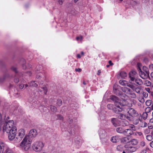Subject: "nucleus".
<instances>
[{
    "mask_svg": "<svg viewBox=\"0 0 153 153\" xmlns=\"http://www.w3.org/2000/svg\"><path fill=\"white\" fill-rule=\"evenodd\" d=\"M140 102L142 103H143L145 102V100L144 98H142L141 100L140 101Z\"/></svg>",
    "mask_w": 153,
    "mask_h": 153,
    "instance_id": "57",
    "label": "nucleus"
},
{
    "mask_svg": "<svg viewBox=\"0 0 153 153\" xmlns=\"http://www.w3.org/2000/svg\"><path fill=\"white\" fill-rule=\"evenodd\" d=\"M127 113L129 115L126 117V119L129 121H131L133 117L141 114L140 113H138L136 110L132 108H129Z\"/></svg>",
    "mask_w": 153,
    "mask_h": 153,
    "instance_id": "3",
    "label": "nucleus"
},
{
    "mask_svg": "<svg viewBox=\"0 0 153 153\" xmlns=\"http://www.w3.org/2000/svg\"><path fill=\"white\" fill-rule=\"evenodd\" d=\"M119 83L123 86H127L129 87H130V85H131V84L129 82L128 83L127 81L122 79L120 80L119 81Z\"/></svg>",
    "mask_w": 153,
    "mask_h": 153,
    "instance_id": "13",
    "label": "nucleus"
},
{
    "mask_svg": "<svg viewBox=\"0 0 153 153\" xmlns=\"http://www.w3.org/2000/svg\"><path fill=\"white\" fill-rule=\"evenodd\" d=\"M110 141L113 143H117L119 141V137L118 136H113L111 138Z\"/></svg>",
    "mask_w": 153,
    "mask_h": 153,
    "instance_id": "15",
    "label": "nucleus"
},
{
    "mask_svg": "<svg viewBox=\"0 0 153 153\" xmlns=\"http://www.w3.org/2000/svg\"><path fill=\"white\" fill-rule=\"evenodd\" d=\"M122 110V108H118V107H114L113 108V111L116 114H118L121 112Z\"/></svg>",
    "mask_w": 153,
    "mask_h": 153,
    "instance_id": "19",
    "label": "nucleus"
},
{
    "mask_svg": "<svg viewBox=\"0 0 153 153\" xmlns=\"http://www.w3.org/2000/svg\"><path fill=\"white\" fill-rule=\"evenodd\" d=\"M119 96L120 98L124 101L125 100V99H127L128 97V96L126 94L124 93H122V92Z\"/></svg>",
    "mask_w": 153,
    "mask_h": 153,
    "instance_id": "22",
    "label": "nucleus"
},
{
    "mask_svg": "<svg viewBox=\"0 0 153 153\" xmlns=\"http://www.w3.org/2000/svg\"><path fill=\"white\" fill-rule=\"evenodd\" d=\"M124 147L126 149V152L128 153H131L135 152L139 148V146H128L127 145H125Z\"/></svg>",
    "mask_w": 153,
    "mask_h": 153,
    "instance_id": "6",
    "label": "nucleus"
},
{
    "mask_svg": "<svg viewBox=\"0 0 153 153\" xmlns=\"http://www.w3.org/2000/svg\"><path fill=\"white\" fill-rule=\"evenodd\" d=\"M7 146L4 143H0V153H3L5 149H6Z\"/></svg>",
    "mask_w": 153,
    "mask_h": 153,
    "instance_id": "16",
    "label": "nucleus"
},
{
    "mask_svg": "<svg viewBox=\"0 0 153 153\" xmlns=\"http://www.w3.org/2000/svg\"><path fill=\"white\" fill-rule=\"evenodd\" d=\"M146 139L149 141H151L153 139L152 136L150 135H147L146 136Z\"/></svg>",
    "mask_w": 153,
    "mask_h": 153,
    "instance_id": "36",
    "label": "nucleus"
},
{
    "mask_svg": "<svg viewBox=\"0 0 153 153\" xmlns=\"http://www.w3.org/2000/svg\"><path fill=\"white\" fill-rule=\"evenodd\" d=\"M109 137L108 136L100 139L102 143L103 144H107L109 142Z\"/></svg>",
    "mask_w": 153,
    "mask_h": 153,
    "instance_id": "17",
    "label": "nucleus"
},
{
    "mask_svg": "<svg viewBox=\"0 0 153 153\" xmlns=\"http://www.w3.org/2000/svg\"><path fill=\"white\" fill-rule=\"evenodd\" d=\"M144 84L147 86H149L151 85V83L149 81L146 80L145 81Z\"/></svg>",
    "mask_w": 153,
    "mask_h": 153,
    "instance_id": "39",
    "label": "nucleus"
},
{
    "mask_svg": "<svg viewBox=\"0 0 153 153\" xmlns=\"http://www.w3.org/2000/svg\"><path fill=\"white\" fill-rule=\"evenodd\" d=\"M133 134V131L131 129H127L124 130L123 134L127 136H129Z\"/></svg>",
    "mask_w": 153,
    "mask_h": 153,
    "instance_id": "10",
    "label": "nucleus"
},
{
    "mask_svg": "<svg viewBox=\"0 0 153 153\" xmlns=\"http://www.w3.org/2000/svg\"><path fill=\"white\" fill-rule=\"evenodd\" d=\"M152 101L150 100H148L146 102V104L147 106H149L152 104Z\"/></svg>",
    "mask_w": 153,
    "mask_h": 153,
    "instance_id": "37",
    "label": "nucleus"
},
{
    "mask_svg": "<svg viewBox=\"0 0 153 153\" xmlns=\"http://www.w3.org/2000/svg\"><path fill=\"white\" fill-rule=\"evenodd\" d=\"M26 76H31V73L30 71H28V72H27V73H26Z\"/></svg>",
    "mask_w": 153,
    "mask_h": 153,
    "instance_id": "54",
    "label": "nucleus"
},
{
    "mask_svg": "<svg viewBox=\"0 0 153 153\" xmlns=\"http://www.w3.org/2000/svg\"><path fill=\"white\" fill-rule=\"evenodd\" d=\"M62 104V101L61 100H57V102L56 103V104L57 105L59 106H60Z\"/></svg>",
    "mask_w": 153,
    "mask_h": 153,
    "instance_id": "44",
    "label": "nucleus"
},
{
    "mask_svg": "<svg viewBox=\"0 0 153 153\" xmlns=\"http://www.w3.org/2000/svg\"><path fill=\"white\" fill-rule=\"evenodd\" d=\"M143 97L145 98H147L148 96V94L146 92H143Z\"/></svg>",
    "mask_w": 153,
    "mask_h": 153,
    "instance_id": "47",
    "label": "nucleus"
},
{
    "mask_svg": "<svg viewBox=\"0 0 153 153\" xmlns=\"http://www.w3.org/2000/svg\"><path fill=\"white\" fill-rule=\"evenodd\" d=\"M150 146L151 147L153 148V141L150 143Z\"/></svg>",
    "mask_w": 153,
    "mask_h": 153,
    "instance_id": "59",
    "label": "nucleus"
},
{
    "mask_svg": "<svg viewBox=\"0 0 153 153\" xmlns=\"http://www.w3.org/2000/svg\"><path fill=\"white\" fill-rule=\"evenodd\" d=\"M42 88L44 91V94H46L47 93V88L46 87H43Z\"/></svg>",
    "mask_w": 153,
    "mask_h": 153,
    "instance_id": "50",
    "label": "nucleus"
},
{
    "mask_svg": "<svg viewBox=\"0 0 153 153\" xmlns=\"http://www.w3.org/2000/svg\"><path fill=\"white\" fill-rule=\"evenodd\" d=\"M24 87V85H21L19 86V87L21 89H22Z\"/></svg>",
    "mask_w": 153,
    "mask_h": 153,
    "instance_id": "63",
    "label": "nucleus"
},
{
    "mask_svg": "<svg viewBox=\"0 0 153 153\" xmlns=\"http://www.w3.org/2000/svg\"><path fill=\"white\" fill-rule=\"evenodd\" d=\"M50 109L51 111L53 112H56L57 111L56 108L54 106L51 105Z\"/></svg>",
    "mask_w": 153,
    "mask_h": 153,
    "instance_id": "32",
    "label": "nucleus"
},
{
    "mask_svg": "<svg viewBox=\"0 0 153 153\" xmlns=\"http://www.w3.org/2000/svg\"><path fill=\"white\" fill-rule=\"evenodd\" d=\"M146 91H147V92H148L149 93H150V89L148 88H146L145 89Z\"/></svg>",
    "mask_w": 153,
    "mask_h": 153,
    "instance_id": "61",
    "label": "nucleus"
},
{
    "mask_svg": "<svg viewBox=\"0 0 153 153\" xmlns=\"http://www.w3.org/2000/svg\"><path fill=\"white\" fill-rule=\"evenodd\" d=\"M114 104L115 106V107H118V108H122L123 105L119 102V101L114 102Z\"/></svg>",
    "mask_w": 153,
    "mask_h": 153,
    "instance_id": "27",
    "label": "nucleus"
},
{
    "mask_svg": "<svg viewBox=\"0 0 153 153\" xmlns=\"http://www.w3.org/2000/svg\"><path fill=\"white\" fill-rule=\"evenodd\" d=\"M5 152L6 153H13V151L10 150L7 146L6 148Z\"/></svg>",
    "mask_w": 153,
    "mask_h": 153,
    "instance_id": "41",
    "label": "nucleus"
},
{
    "mask_svg": "<svg viewBox=\"0 0 153 153\" xmlns=\"http://www.w3.org/2000/svg\"><path fill=\"white\" fill-rule=\"evenodd\" d=\"M111 123L114 127H117L120 126L119 121L117 119L113 118L111 119Z\"/></svg>",
    "mask_w": 153,
    "mask_h": 153,
    "instance_id": "11",
    "label": "nucleus"
},
{
    "mask_svg": "<svg viewBox=\"0 0 153 153\" xmlns=\"http://www.w3.org/2000/svg\"><path fill=\"white\" fill-rule=\"evenodd\" d=\"M37 135V133L36 129L30 130L28 135L25 137L20 143V146L22 149L25 151H27L30 148L33 138L36 137Z\"/></svg>",
    "mask_w": 153,
    "mask_h": 153,
    "instance_id": "2",
    "label": "nucleus"
},
{
    "mask_svg": "<svg viewBox=\"0 0 153 153\" xmlns=\"http://www.w3.org/2000/svg\"><path fill=\"white\" fill-rule=\"evenodd\" d=\"M147 149V148H146V149H143L141 151L140 153H146Z\"/></svg>",
    "mask_w": 153,
    "mask_h": 153,
    "instance_id": "51",
    "label": "nucleus"
},
{
    "mask_svg": "<svg viewBox=\"0 0 153 153\" xmlns=\"http://www.w3.org/2000/svg\"><path fill=\"white\" fill-rule=\"evenodd\" d=\"M140 126L142 127H145L147 126V123L145 122H144L142 120V122H140Z\"/></svg>",
    "mask_w": 153,
    "mask_h": 153,
    "instance_id": "34",
    "label": "nucleus"
},
{
    "mask_svg": "<svg viewBox=\"0 0 153 153\" xmlns=\"http://www.w3.org/2000/svg\"><path fill=\"white\" fill-rule=\"evenodd\" d=\"M124 146L122 145H118L117 147V151L120 152H122L123 150Z\"/></svg>",
    "mask_w": 153,
    "mask_h": 153,
    "instance_id": "26",
    "label": "nucleus"
},
{
    "mask_svg": "<svg viewBox=\"0 0 153 153\" xmlns=\"http://www.w3.org/2000/svg\"><path fill=\"white\" fill-rule=\"evenodd\" d=\"M110 99L114 102L119 101V98L115 96H112L111 97Z\"/></svg>",
    "mask_w": 153,
    "mask_h": 153,
    "instance_id": "25",
    "label": "nucleus"
},
{
    "mask_svg": "<svg viewBox=\"0 0 153 153\" xmlns=\"http://www.w3.org/2000/svg\"><path fill=\"white\" fill-rule=\"evenodd\" d=\"M11 70L14 71L16 73L17 72V70L16 68L14 66H12L11 67Z\"/></svg>",
    "mask_w": 153,
    "mask_h": 153,
    "instance_id": "45",
    "label": "nucleus"
},
{
    "mask_svg": "<svg viewBox=\"0 0 153 153\" xmlns=\"http://www.w3.org/2000/svg\"><path fill=\"white\" fill-rule=\"evenodd\" d=\"M29 85L30 86H33L35 87H36L38 86L37 84L34 81H32L30 82L29 83Z\"/></svg>",
    "mask_w": 153,
    "mask_h": 153,
    "instance_id": "31",
    "label": "nucleus"
},
{
    "mask_svg": "<svg viewBox=\"0 0 153 153\" xmlns=\"http://www.w3.org/2000/svg\"><path fill=\"white\" fill-rule=\"evenodd\" d=\"M129 94L131 96V97L132 98H136L137 97L136 94L134 93H131V92Z\"/></svg>",
    "mask_w": 153,
    "mask_h": 153,
    "instance_id": "40",
    "label": "nucleus"
},
{
    "mask_svg": "<svg viewBox=\"0 0 153 153\" xmlns=\"http://www.w3.org/2000/svg\"><path fill=\"white\" fill-rule=\"evenodd\" d=\"M131 121H132L133 124L135 125H137L140 122H142V119L141 114L133 117L132 118Z\"/></svg>",
    "mask_w": 153,
    "mask_h": 153,
    "instance_id": "7",
    "label": "nucleus"
},
{
    "mask_svg": "<svg viewBox=\"0 0 153 153\" xmlns=\"http://www.w3.org/2000/svg\"><path fill=\"white\" fill-rule=\"evenodd\" d=\"M14 82L16 83H18L19 82V79L18 78H16L14 80Z\"/></svg>",
    "mask_w": 153,
    "mask_h": 153,
    "instance_id": "55",
    "label": "nucleus"
},
{
    "mask_svg": "<svg viewBox=\"0 0 153 153\" xmlns=\"http://www.w3.org/2000/svg\"><path fill=\"white\" fill-rule=\"evenodd\" d=\"M148 113L146 112H143L142 115V118H143V120H146L147 118Z\"/></svg>",
    "mask_w": 153,
    "mask_h": 153,
    "instance_id": "33",
    "label": "nucleus"
},
{
    "mask_svg": "<svg viewBox=\"0 0 153 153\" xmlns=\"http://www.w3.org/2000/svg\"><path fill=\"white\" fill-rule=\"evenodd\" d=\"M130 140L128 137H125L121 139V142L124 144H127L130 143Z\"/></svg>",
    "mask_w": 153,
    "mask_h": 153,
    "instance_id": "14",
    "label": "nucleus"
},
{
    "mask_svg": "<svg viewBox=\"0 0 153 153\" xmlns=\"http://www.w3.org/2000/svg\"><path fill=\"white\" fill-rule=\"evenodd\" d=\"M101 71L100 70H99L98 71H97V74L99 76L100 75V74H101Z\"/></svg>",
    "mask_w": 153,
    "mask_h": 153,
    "instance_id": "60",
    "label": "nucleus"
},
{
    "mask_svg": "<svg viewBox=\"0 0 153 153\" xmlns=\"http://www.w3.org/2000/svg\"><path fill=\"white\" fill-rule=\"evenodd\" d=\"M57 117L58 119L59 120H63V117L60 115H58Z\"/></svg>",
    "mask_w": 153,
    "mask_h": 153,
    "instance_id": "48",
    "label": "nucleus"
},
{
    "mask_svg": "<svg viewBox=\"0 0 153 153\" xmlns=\"http://www.w3.org/2000/svg\"><path fill=\"white\" fill-rule=\"evenodd\" d=\"M137 75L136 71L134 70H132L129 72L128 74V77L129 79V82L130 83L135 84L134 83V80L135 78V76Z\"/></svg>",
    "mask_w": 153,
    "mask_h": 153,
    "instance_id": "5",
    "label": "nucleus"
},
{
    "mask_svg": "<svg viewBox=\"0 0 153 153\" xmlns=\"http://www.w3.org/2000/svg\"><path fill=\"white\" fill-rule=\"evenodd\" d=\"M140 145L141 146L144 147L145 145V143L144 141H141L140 143Z\"/></svg>",
    "mask_w": 153,
    "mask_h": 153,
    "instance_id": "46",
    "label": "nucleus"
},
{
    "mask_svg": "<svg viewBox=\"0 0 153 153\" xmlns=\"http://www.w3.org/2000/svg\"><path fill=\"white\" fill-rule=\"evenodd\" d=\"M3 129L4 132L5 131L8 134V137L9 140H12L14 139V141L16 143L20 142L25 134V130L21 129L18 131V135L15 138L16 128L14 126V121L13 120L4 123Z\"/></svg>",
    "mask_w": 153,
    "mask_h": 153,
    "instance_id": "1",
    "label": "nucleus"
},
{
    "mask_svg": "<svg viewBox=\"0 0 153 153\" xmlns=\"http://www.w3.org/2000/svg\"><path fill=\"white\" fill-rule=\"evenodd\" d=\"M140 71L139 73V75L142 79H145L149 76V73L143 72L140 69Z\"/></svg>",
    "mask_w": 153,
    "mask_h": 153,
    "instance_id": "9",
    "label": "nucleus"
},
{
    "mask_svg": "<svg viewBox=\"0 0 153 153\" xmlns=\"http://www.w3.org/2000/svg\"><path fill=\"white\" fill-rule=\"evenodd\" d=\"M124 129L121 127H118L116 128V131L119 133L123 134Z\"/></svg>",
    "mask_w": 153,
    "mask_h": 153,
    "instance_id": "21",
    "label": "nucleus"
},
{
    "mask_svg": "<svg viewBox=\"0 0 153 153\" xmlns=\"http://www.w3.org/2000/svg\"><path fill=\"white\" fill-rule=\"evenodd\" d=\"M134 82L137 85H141L143 84L142 80L141 79L138 78H135L134 80Z\"/></svg>",
    "mask_w": 153,
    "mask_h": 153,
    "instance_id": "18",
    "label": "nucleus"
},
{
    "mask_svg": "<svg viewBox=\"0 0 153 153\" xmlns=\"http://www.w3.org/2000/svg\"><path fill=\"white\" fill-rule=\"evenodd\" d=\"M114 93L117 95L119 96L120 94H121L122 92L120 91L117 88H114Z\"/></svg>",
    "mask_w": 153,
    "mask_h": 153,
    "instance_id": "24",
    "label": "nucleus"
},
{
    "mask_svg": "<svg viewBox=\"0 0 153 153\" xmlns=\"http://www.w3.org/2000/svg\"><path fill=\"white\" fill-rule=\"evenodd\" d=\"M123 91L126 93L129 94L131 92V90L129 88L127 87H123L122 88Z\"/></svg>",
    "mask_w": 153,
    "mask_h": 153,
    "instance_id": "20",
    "label": "nucleus"
},
{
    "mask_svg": "<svg viewBox=\"0 0 153 153\" xmlns=\"http://www.w3.org/2000/svg\"><path fill=\"white\" fill-rule=\"evenodd\" d=\"M120 75L122 78H124L125 77L127 76V74L124 71L121 72L120 73Z\"/></svg>",
    "mask_w": 153,
    "mask_h": 153,
    "instance_id": "30",
    "label": "nucleus"
},
{
    "mask_svg": "<svg viewBox=\"0 0 153 153\" xmlns=\"http://www.w3.org/2000/svg\"><path fill=\"white\" fill-rule=\"evenodd\" d=\"M75 71H78L80 72L82 71V69L80 68H76L75 69Z\"/></svg>",
    "mask_w": 153,
    "mask_h": 153,
    "instance_id": "56",
    "label": "nucleus"
},
{
    "mask_svg": "<svg viewBox=\"0 0 153 153\" xmlns=\"http://www.w3.org/2000/svg\"><path fill=\"white\" fill-rule=\"evenodd\" d=\"M99 134L100 139L107 137V133L103 129H100L99 131Z\"/></svg>",
    "mask_w": 153,
    "mask_h": 153,
    "instance_id": "8",
    "label": "nucleus"
},
{
    "mask_svg": "<svg viewBox=\"0 0 153 153\" xmlns=\"http://www.w3.org/2000/svg\"><path fill=\"white\" fill-rule=\"evenodd\" d=\"M121 123L123 126H127L129 125L128 122L126 120H124L123 121H122Z\"/></svg>",
    "mask_w": 153,
    "mask_h": 153,
    "instance_id": "28",
    "label": "nucleus"
},
{
    "mask_svg": "<svg viewBox=\"0 0 153 153\" xmlns=\"http://www.w3.org/2000/svg\"><path fill=\"white\" fill-rule=\"evenodd\" d=\"M134 84H131L130 86V88L133 91H135L138 94L140 93L141 88L140 87H135Z\"/></svg>",
    "mask_w": 153,
    "mask_h": 153,
    "instance_id": "12",
    "label": "nucleus"
},
{
    "mask_svg": "<svg viewBox=\"0 0 153 153\" xmlns=\"http://www.w3.org/2000/svg\"><path fill=\"white\" fill-rule=\"evenodd\" d=\"M10 77V75L8 74H5L2 80H0V82H2L5 79L8 78Z\"/></svg>",
    "mask_w": 153,
    "mask_h": 153,
    "instance_id": "35",
    "label": "nucleus"
},
{
    "mask_svg": "<svg viewBox=\"0 0 153 153\" xmlns=\"http://www.w3.org/2000/svg\"><path fill=\"white\" fill-rule=\"evenodd\" d=\"M57 1L58 3L60 5H62L64 1V0H57Z\"/></svg>",
    "mask_w": 153,
    "mask_h": 153,
    "instance_id": "52",
    "label": "nucleus"
},
{
    "mask_svg": "<svg viewBox=\"0 0 153 153\" xmlns=\"http://www.w3.org/2000/svg\"><path fill=\"white\" fill-rule=\"evenodd\" d=\"M127 116H128L120 114H119V118L120 119L124 120L125 118L126 119V117Z\"/></svg>",
    "mask_w": 153,
    "mask_h": 153,
    "instance_id": "29",
    "label": "nucleus"
},
{
    "mask_svg": "<svg viewBox=\"0 0 153 153\" xmlns=\"http://www.w3.org/2000/svg\"><path fill=\"white\" fill-rule=\"evenodd\" d=\"M150 132V130H149V129H145L144 131V133L145 134H148Z\"/></svg>",
    "mask_w": 153,
    "mask_h": 153,
    "instance_id": "49",
    "label": "nucleus"
},
{
    "mask_svg": "<svg viewBox=\"0 0 153 153\" xmlns=\"http://www.w3.org/2000/svg\"><path fill=\"white\" fill-rule=\"evenodd\" d=\"M143 70L144 72L149 73L148 68L146 66H143Z\"/></svg>",
    "mask_w": 153,
    "mask_h": 153,
    "instance_id": "43",
    "label": "nucleus"
},
{
    "mask_svg": "<svg viewBox=\"0 0 153 153\" xmlns=\"http://www.w3.org/2000/svg\"><path fill=\"white\" fill-rule=\"evenodd\" d=\"M82 38H83V37L82 36H78V37H77L76 38V39L77 40H80V41H82Z\"/></svg>",
    "mask_w": 153,
    "mask_h": 153,
    "instance_id": "53",
    "label": "nucleus"
},
{
    "mask_svg": "<svg viewBox=\"0 0 153 153\" xmlns=\"http://www.w3.org/2000/svg\"><path fill=\"white\" fill-rule=\"evenodd\" d=\"M130 143L133 145H136L137 144L138 141L137 140L134 139L130 140Z\"/></svg>",
    "mask_w": 153,
    "mask_h": 153,
    "instance_id": "23",
    "label": "nucleus"
},
{
    "mask_svg": "<svg viewBox=\"0 0 153 153\" xmlns=\"http://www.w3.org/2000/svg\"><path fill=\"white\" fill-rule=\"evenodd\" d=\"M107 108L110 110H112L114 108L113 105L112 104H108L107 105Z\"/></svg>",
    "mask_w": 153,
    "mask_h": 153,
    "instance_id": "42",
    "label": "nucleus"
},
{
    "mask_svg": "<svg viewBox=\"0 0 153 153\" xmlns=\"http://www.w3.org/2000/svg\"><path fill=\"white\" fill-rule=\"evenodd\" d=\"M108 63L110 64V65H113V64L111 60L109 61Z\"/></svg>",
    "mask_w": 153,
    "mask_h": 153,
    "instance_id": "62",
    "label": "nucleus"
},
{
    "mask_svg": "<svg viewBox=\"0 0 153 153\" xmlns=\"http://www.w3.org/2000/svg\"><path fill=\"white\" fill-rule=\"evenodd\" d=\"M44 144L41 141L35 142L32 146V149L33 150L36 152H40L42 149Z\"/></svg>",
    "mask_w": 153,
    "mask_h": 153,
    "instance_id": "4",
    "label": "nucleus"
},
{
    "mask_svg": "<svg viewBox=\"0 0 153 153\" xmlns=\"http://www.w3.org/2000/svg\"><path fill=\"white\" fill-rule=\"evenodd\" d=\"M137 134L139 136H141L143 134L141 132H137Z\"/></svg>",
    "mask_w": 153,
    "mask_h": 153,
    "instance_id": "58",
    "label": "nucleus"
},
{
    "mask_svg": "<svg viewBox=\"0 0 153 153\" xmlns=\"http://www.w3.org/2000/svg\"><path fill=\"white\" fill-rule=\"evenodd\" d=\"M152 110L151 107H148L145 109V112L147 113L150 112Z\"/></svg>",
    "mask_w": 153,
    "mask_h": 153,
    "instance_id": "38",
    "label": "nucleus"
},
{
    "mask_svg": "<svg viewBox=\"0 0 153 153\" xmlns=\"http://www.w3.org/2000/svg\"><path fill=\"white\" fill-rule=\"evenodd\" d=\"M150 122L151 123H153V117H152L149 120Z\"/></svg>",
    "mask_w": 153,
    "mask_h": 153,
    "instance_id": "64",
    "label": "nucleus"
}]
</instances>
